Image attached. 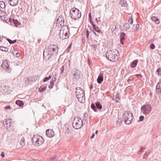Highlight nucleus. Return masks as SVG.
I'll return each mask as SVG.
<instances>
[{"mask_svg": "<svg viewBox=\"0 0 161 161\" xmlns=\"http://www.w3.org/2000/svg\"><path fill=\"white\" fill-rule=\"evenodd\" d=\"M58 48L57 45H51L47 48L45 49L43 52L44 59L46 60H47L53 56L54 54H56L58 52Z\"/></svg>", "mask_w": 161, "mask_h": 161, "instance_id": "f257e3e1", "label": "nucleus"}, {"mask_svg": "<svg viewBox=\"0 0 161 161\" xmlns=\"http://www.w3.org/2000/svg\"><path fill=\"white\" fill-rule=\"evenodd\" d=\"M118 51L115 49L109 50L106 53V56L107 59L112 62L116 61L118 58L117 54Z\"/></svg>", "mask_w": 161, "mask_h": 161, "instance_id": "f03ea898", "label": "nucleus"}, {"mask_svg": "<svg viewBox=\"0 0 161 161\" xmlns=\"http://www.w3.org/2000/svg\"><path fill=\"white\" fill-rule=\"evenodd\" d=\"M76 89V95L79 101L81 103L83 102L85 99L84 91L80 87H77Z\"/></svg>", "mask_w": 161, "mask_h": 161, "instance_id": "7ed1b4c3", "label": "nucleus"}, {"mask_svg": "<svg viewBox=\"0 0 161 161\" xmlns=\"http://www.w3.org/2000/svg\"><path fill=\"white\" fill-rule=\"evenodd\" d=\"M32 141L33 144L36 146L42 144L44 142L42 137L38 135H34L32 138Z\"/></svg>", "mask_w": 161, "mask_h": 161, "instance_id": "20e7f679", "label": "nucleus"}, {"mask_svg": "<svg viewBox=\"0 0 161 161\" xmlns=\"http://www.w3.org/2000/svg\"><path fill=\"white\" fill-rule=\"evenodd\" d=\"M69 32V29L67 25L64 26L62 27L60 32V38L64 39L68 37V33Z\"/></svg>", "mask_w": 161, "mask_h": 161, "instance_id": "39448f33", "label": "nucleus"}, {"mask_svg": "<svg viewBox=\"0 0 161 161\" xmlns=\"http://www.w3.org/2000/svg\"><path fill=\"white\" fill-rule=\"evenodd\" d=\"M83 124V121L81 119L78 117L74 118L72 122V125L74 128L77 129H80L82 126Z\"/></svg>", "mask_w": 161, "mask_h": 161, "instance_id": "423d86ee", "label": "nucleus"}, {"mask_svg": "<svg viewBox=\"0 0 161 161\" xmlns=\"http://www.w3.org/2000/svg\"><path fill=\"white\" fill-rule=\"evenodd\" d=\"M125 123L127 125L130 124L133 119V115L132 113L129 111H127L124 114Z\"/></svg>", "mask_w": 161, "mask_h": 161, "instance_id": "0eeeda50", "label": "nucleus"}, {"mask_svg": "<svg viewBox=\"0 0 161 161\" xmlns=\"http://www.w3.org/2000/svg\"><path fill=\"white\" fill-rule=\"evenodd\" d=\"M71 17L76 20L80 18L81 16V12L77 9H72L70 11Z\"/></svg>", "mask_w": 161, "mask_h": 161, "instance_id": "6e6552de", "label": "nucleus"}, {"mask_svg": "<svg viewBox=\"0 0 161 161\" xmlns=\"http://www.w3.org/2000/svg\"><path fill=\"white\" fill-rule=\"evenodd\" d=\"M152 109L150 104L147 103L143 105L141 108V111L144 114H148L151 111Z\"/></svg>", "mask_w": 161, "mask_h": 161, "instance_id": "1a4fd4ad", "label": "nucleus"}, {"mask_svg": "<svg viewBox=\"0 0 161 161\" xmlns=\"http://www.w3.org/2000/svg\"><path fill=\"white\" fill-rule=\"evenodd\" d=\"M2 67L6 72L10 73L11 71V68L9 66L8 61L7 60H4L3 62Z\"/></svg>", "mask_w": 161, "mask_h": 161, "instance_id": "9d476101", "label": "nucleus"}, {"mask_svg": "<svg viewBox=\"0 0 161 161\" xmlns=\"http://www.w3.org/2000/svg\"><path fill=\"white\" fill-rule=\"evenodd\" d=\"M91 108L95 112H97V108L100 109L102 108V106L99 102H97L95 103H92L91 104Z\"/></svg>", "mask_w": 161, "mask_h": 161, "instance_id": "9b49d317", "label": "nucleus"}, {"mask_svg": "<svg viewBox=\"0 0 161 161\" xmlns=\"http://www.w3.org/2000/svg\"><path fill=\"white\" fill-rule=\"evenodd\" d=\"M73 72H74V73L73 74V80H75L79 79L80 77V72L76 69H73Z\"/></svg>", "mask_w": 161, "mask_h": 161, "instance_id": "f8f14e48", "label": "nucleus"}, {"mask_svg": "<svg viewBox=\"0 0 161 161\" xmlns=\"http://www.w3.org/2000/svg\"><path fill=\"white\" fill-rule=\"evenodd\" d=\"M12 119H6L3 123V125L6 129H8L11 126Z\"/></svg>", "mask_w": 161, "mask_h": 161, "instance_id": "ddd939ff", "label": "nucleus"}, {"mask_svg": "<svg viewBox=\"0 0 161 161\" xmlns=\"http://www.w3.org/2000/svg\"><path fill=\"white\" fill-rule=\"evenodd\" d=\"M46 135L48 137H52L54 136V132L52 130L47 129L46 131Z\"/></svg>", "mask_w": 161, "mask_h": 161, "instance_id": "4468645a", "label": "nucleus"}, {"mask_svg": "<svg viewBox=\"0 0 161 161\" xmlns=\"http://www.w3.org/2000/svg\"><path fill=\"white\" fill-rule=\"evenodd\" d=\"M103 73L100 72L97 79V82L99 84H100L103 82Z\"/></svg>", "mask_w": 161, "mask_h": 161, "instance_id": "2eb2a0df", "label": "nucleus"}, {"mask_svg": "<svg viewBox=\"0 0 161 161\" xmlns=\"http://www.w3.org/2000/svg\"><path fill=\"white\" fill-rule=\"evenodd\" d=\"M9 4L12 6H16L19 3V0H8Z\"/></svg>", "mask_w": 161, "mask_h": 161, "instance_id": "dca6fc26", "label": "nucleus"}, {"mask_svg": "<svg viewBox=\"0 0 161 161\" xmlns=\"http://www.w3.org/2000/svg\"><path fill=\"white\" fill-rule=\"evenodd\" d=\"M125 34L124 32H121L120 36V43L122 44H124V41L125 39Z\"/></svg>", "mask_w": 161, "mask_h": 161, "instance_id": "f3484780", "label": "nucleus"}, {"mask_svg": "<svg viewBox=\"0 0 161 161\" xmlns=\"http://www.w3.org/2000/svg\"><path fill=\"white\" fill-rule=\"evenodd\" d=\"M64 20H57L56 21V25L58 27H63L64 26Z\"/></svg>", "mask_w": 161, "mask_h": 161, "instance_id": "a211bd4d", "label": "nucleus"}, {"mask_svg": "<svg viewBox=\"0 0 161 161\" xmlns=\"http://www.w3.org/2000/svg\"><path fill=\"white\" fill-rule=\"evenodd\" d=\"M1 92L3 94L6 93L8 91V87L7 86H4L3 85L1 87Z\"/></svg>", "mask_w": 161, "mask_h": 161, "instance_id": "6ab92c4d", "label": "nucleus"}, {"mask_svg": "<svg viewBox=\"0 0 161 161\" xmlns=\"http://www.w3.org/2000/svg\"><path fill=\"white\" fill-rule=\"evenodd\" d=\"M138 61L137 59H136L132 61L130 64V67L131 68H135L138 63Z\"/></svg>", "mask_w": 161, "mask_h": 161, "instance_id": "aec40b11", "label": "nucleus"}, {"mask_svg": "<svg viewBox=\"0 0 161 161\" xmlns=\"http://www.w3.org/2000/svg\"><path fill=\"white\" fill-rule=\"evenodd\" d=\"M151 19L156 24H158L160 23V21L159 19L155 16H153L151 17Z\"/></svg>", "mask_w": 161, "mask_h": 161, "instance_id": "412c9836", "label": "nucleus"}, {"mask_svg": "<svg viewBox=\"0 0 161 161\" xmlns=\"http://www.w3.org/2000/svg\"><path fill=\"white\" fill-rule=\"evenodd\" d=\"M119 4L122 7H126L127 6L126 1L125 0H121L119 2Z\"/></svg>", "mask_w": 161, "mask_h": 161, "instance_id": "4be33fe9", "label": "nucleus"}, {"mask_svg": "<svg viewBox=\"0 0 161 161\" xmlns=\"http://www.w3.org/2000/svg\"><path fill=\"white\" fill-rule=\"evenodd\" d=\"M156 92L161 93V82L158 83L156 86Z\"/></svg>", "mask_w": 161, "mask_h": 161, "instance_id": "5701e85b", "label": "nucleus"}, {"mask_svg": "<svg viewBox=\"0 0 161 161\" xmlns=\"http://www.w3.org/2000/svg\"><path fill=\"white\" fill-rule=\"evenodd\" d=\"M93 28L95 31L102 34V32L101 31V30L99 29L98 26L96 25H93Z\"/></svg>", "mask_w": 161, "mask_h": 161, "instance_id": "b1692460", "label": "nucleus"}, {"mask_svg": "<svg viewBox=\"0 0 161 161\" xmlns=\"http://www.w3.org/2000/svg\"><path fill=\"white\" fill-rule=\"evenodd\" d=\"M33 79L32 78H30L29 79H26L25 80V83L27 85L31 83L32 81H33Z\"/></svg>", "mask_w": 161, "mask_h": 161, "instance_id": "393cba45", "label": "nucleus"}, {"mask_svg": "<svg viewBox=\"0 0 161 161\" xmlns=\"http://www.w3.org/2000/svg\"><path fill=\"white\" fill-rule=\"evenodd\" d=\"M15 103L19 107H21L24 106V103L22 101L18 100L16 101Z\"/></svg>", "mask_w": 161, "mask_h": 161, "instance_id": "a878e982", "label": "nucleus"}, {"mask_svg": "<svg viewBox=\"0 0 161 161\" xmlns=\"http://www.w3.org/2000/svg\"><path fill=\"white\" fill-rule=\"evenodd\" d=\"M13 53L14 55L16 57H19L20 56V55L19 52L15 50L14 49L12 50Z\"/></svg>", "mask_w": 161, "mask_h": 161, "instance_id": "bb28decb", "label": "nucleus"}, {"mask_svg": "<svg viewBox=\"0 0 161 161\" xmlns=\"http://www.w3.org/2000/svg\"><path fill=\"white\" fill-rule=\"evenodd\" d=\"M12 22L16 27H17L20 25V23L17 20L13 19Z\"/></svg>", "mask_w": 161, "mask_h": 161, "instance_id": "cd10ccee", "label": "nucleus"}, {"mask_svg": "<svg viewBox=\"0 0 161 161\" xmlns=\"http://www.w3.org/2000/svg\"><path fill=\"white\" fill-rule=\"evenodd\" d=\"M123 26L124 29L126 31L128 30L130 27V25L129 24L127 23H125L124 24Z\"/></svg>", "mask_w": 161, "mask_h": 161, "instance_id": "c85d7f7f", "label": "nucleus"}, {"mask_svg": "<svg viewBox=\"0 0 161 161\" xmlns=\"http://www.w3.org/2000/svg\"><path fill=\"white\" fill-rule=\"evenodd\" d=\"M47 87L46 86H41L39 89V91L40 92H42L46 90Z\"/></svg>", "mask_w": 161, "mask_h": 161, "instance_id": "c756f323", "label": "nucleus"}, {"mask_svg": "<svg viewBox=\"0 0 161 161\" xmlns=\"http://www.w3.org/2000/svg\"><path fill=\"white\" fill-rule=\"evenodd\" d=\"M113 98L114 100L117 103L119 102L120 100L119 97L117 94L116 96H114Z\"/></svg>", "mask_w": 161, "mask_h": 161, "instance_id": "7c9ffc66", "label": "nucleus"}, {"mask_svg": "<svg viewBox=\"0 0 161 161\" xmlns=\"http://www.w3.org/2000/svg\"><path fill=\"white\" fill-rule=\"evenodd\" d=\"M5 7V3L3 1H0V7L4 8Z\"/></svg>", "mask_w": 161, "mask_h": 161, "instance_id": "2f4dec72", "label": "nucleus"}, {"mask_svg": "<svg viewBox=\"0 0 161 161\" xmlns=\"http://www.w3.org/2000/svg\"><path fill=\"white\" fill-rule=\"evenodd\" d=\"M1 18L4 21H5L7 23H8V18L7 16H5V15L4 16H1Z\"/></svg>", "mask_w": 161, "mask_h": 161, "instance_id": "473e14b6", "label": "nucleus"}, {"mask_svg": "<svg viewBox=\"0 0 161 161\" xmlns=\"http://www.w3.org/2000/svg\"><path fill=\"white\" fill-rule=\"evenodd\" d=\"M139 25L138 24H136L135 25H134L133 28L134 30L137 31L139 29Z\"/></svg>", "mask_w": 161, "mask_h": 161, "instance_id": "72a5a7b5", "label": "nucleus"}, {"mask_svg": "<svg viewBox=\"0 0 161 161\" xmlns=\"http://www.w3.org/2000/svg\"><path fill=\"white\" fill-rule=\"evenodd\" d=\"M20 144L22 146H24L25 144L24 139L22 137L21 138L20 142Z\"/></svg>", "mask_w": 161, "mask_h": 161, "instance_id": "f704fd0d", "label": "nucleus"}, {"mask_svg": "<svg viewBox=\"0 0 161 161\" xmlns=\"http://www.w3.org/2000/svg\"><path fill=\"white\" fill-rule=\"evenodd\" d=\"M90 46L92 48L96 51L98 46L97 44H92L90 45Z\"/></svg>", "mask_w": 161, "mask_h": 161, "instance_id": "c9c22d12", "label": "nucleus"}, {"mask_svg": "<svg viewBox=\"0 0 161 161\" xmlns=\"http://www.w3.org/2000/svg\"><path fill=\"white\" fill-rule=\"evenodd\" d=\"M57 76L56 74H55L54 75H53L52 80L51 81L54 83L57 80Z\"/></svg>", "mask_w": 161, "mask_h": 161, "instance_id": "e433bc0d", "label": "nucleus"}, {"mask_svg": "<svg viewBox=\"0 0 161 161\" xmlns=\"http://www.w3.org/2000/svg\"><path fill=\"white\" fill-rule=\"evenodd\" d=\"M110 28L112 31H114L116 30V27L115 25H112L110 27Z\"/></svg>", "mask_w": 161, "mask_h": 161, "instance_id": "4c0bfd02", "label": "nucleus"}, {"mask_svg": "<svg viewBox=\"0 0 161 161\" xmlns=\"http://www.w3.org/2000/svg\"><path fill=\"white\" fill-rule=\"evenodd\" d=\"M0 50L2 51H4L5 52L7 51L8 50L7 48L3 46H0Z\"/></svg>", "mask_w": 161, "mask_h": 161, "instance_id": "58836bf2", "label": "nucleus"}, {"mask_svg": "<svg viewBox=\"0 0 161 161\" xmlns=\"http://www.w3.org/2000/svg\"><path fill=\"white\" fill-rule=\"evenodd\" d=\"M54 83L51 81L50 82V85L48 87L50 89H52L53 88Z\"/></svg>", "mask_w": 161, "mask_h": 161, "instance_id": "ea45409f", "label": "nucleus"}, {"mask_svg": "<svg viewBox=\"0 0 161 161\" xmlns=\"http://www.w3.org/2000/svg\"><path fill=\"white\" fill-rule=\"evenodd\" d=\"M128 24L132 25L133 23V19L132 17H130L128 20Z\"/></svg>", "mask_w": 161, "mask_h": 161, "instance_id": "a19ab883", "label": "nucleus"}, {"mask_svg": "<svg viewBox=\"0 0 161 161\" xmlns=\"http://www.w3.org/2000/svg\"><path fill=\"white\" fill-rule=\"evenodd\" d=\"M57 20H58V21L64 20V18L62 16H60L58 17Z\"/></svg>", "mask_w": 161, "mask_h": 161, "instance_id": "79ce46f5", "label": "nucleus"}, {"mask_svg": "<svg viewBox=\"0 0 161 161\" xmlns=\"http://www.w3.org/2000/svg\"><path fill=\"white\" fill-rule=\"evenodd\" d=\"M156 72H158V74L159 75H161V69L160 68H159L156 71Z\"/></svg>", "mask_w": 161, "mask_h": 161, "instance_id": "37998d69", "label": "nucleus"}, {"mask_svg": "<svg viewBox=\"0 0 161 161\" xmlns=\"http://www.w3.org/2000/svg\"><path fill=\"white\" fill-rule=\"evenodd\" d=\"M144 119V116H141L139 117V119L137 121L138 122H140L142 121Z\"/></svg>", "mask_w": 161, "mask_h": 161, "instance_id": "c03bdc74", "label": "nucleus"}, {"mask_svg": "<svg viewBox=\"0 0 161 161\" xmlns=\"http://www.w3.org/2000/svg\"><path fill=\"white\" fill-rule=\"evenodd\" d=\"M155 47V45L153 43H151L150 46V49L152 50Z\"/></svg>", "mask_w": 161, "mask_h": 161, "instance_id": "a18cd8bd", "label": "nucleus"}, {"mask_svg": "<svg viewBox=\"0 0 161 161\" xmlns=\"http://www.w3.org/2000/svg\"><path fill=\"white\" fill-rule=\"evenodd\" d=\"M90 34V32L88 31V30H87L86 31V37L87 38V39H88L89 38V36Z\"/></svg>", "mask_w": 161, "mask_h": 161, "instance_id": "49530a36", "label": "nucleus"}, {"mask_svg": "<svg viewBox=\"0 0 161 161\" xmlns=\"http://www.w3.org/2000/svg\"><path fill=\"white\" fill-rule=\"evenodd\" d=\"M144 148L143 147H141V150L138 152V154H140L142 152L144 151Z\"/></svg>", "mask_w": 161, "mask_h": 161, "instance_id": "de8ad7c7", "label": "nucleus"}, {"mask_svg": "<svg viewBox=\"0 0 161 161\" xmlns=\"http://www.w3.org/2000/svg\"><path fill=\"white\" fill-rule=\"evenodd\" d=\"M61 70V73H63L64 70V66H62L60 69Z\"/></svg>", "mask_w": 161, "mask_h": 161, "instance_id": "09e8293b", "label": "nucleus"}, {"mask_svg": "<svg viewBox=\"0 0 161 161\" xmlns=\"http://www.w3.org/2000/svg\"><path fill=\"white\" fill-rule=\"evenodd\" d=\"M12 20L13 19H12L11 18H9L8 19V22H9L10 23L9 24H13V23H12Z\"/></svg>", "mask_w": 161, "mask_h": 161, "instance_id": "8fccbe9b", "label": "nucleus"}, {"mask_svg": "<svg viewBox=\"0 0 161 161\" xmlns=\"http://www.w3.org/2000/svg\"><path fill=\"white\" fill-rule=\"evenodd\" d=\"M57 158V156L55 155L54 156H52L51 157V158L52 160H54L56 159Z\"/></svg>", "mask_w": 161, "mask_h": 161, "instance_id": "3c124183", "label": "nucleus"}, {"mask_svg": "<svg viewBox=\"0 0 161 161\" xmlns=\"http://www.w3.org/2000/svg\"><path fill=\"white\" fill-rule=\"evenodd\" d=\"M48 80H49V78H48V77H46L44 78L43 81V82H45L47 81Z\"/></svg>", "mask_w": 161, "mask_h": 161, "instance_id": "603ef678", "label": "nucleus"}, {"mask_svg": "<svg viewBox=\"0 0 161 161\" xmlns=\"http://www.w3.org/2000/svg\"><path fill=\"white\" fill-rule=\"evenodd\" d=\"M10 108H11L10 106L9 105H8V106H6L4 108L5 109H10Z\"/></svg>", "mask_w": 161, "mask_h": 161, "instance_id": "864d4df0", "label": "nucleus"}, {"mask_svg": "<svg viewBox=\"0 0 161 161\" xmlns=\"http://www.w3.org/2000/svg\"><path fill=\"white\" fill-rule=\"evenodd\" d=\"M6 40L8 41V42L10 44H12V43H12V42H13V41L11 40L8 39V38H7L6 39Z\"/></svg>", "mask_w": 161, "mask_h": 161, "instance_id": "5fc2aeb1", "label": "nucleus"}, {"mask_svg": "<svg viewBox=\"0 0 161 161\" xmlns=\"http://www.w3.org/2000/svg\"><path fill=\"white\" fill-rule=\"evenodd\" d=\"M88 16L89 17V20H91L92 19V17L91 16V13H89L88 14Z\"/></svg>", "mask_w": 161, "mask_h": 161, "instance_id": "6e6d98bb", "label": "nucleus"}, {"mask_svg": "<svg viewBox=\"0 0 161 161\" xmlns=\"http://www.w3.org/2000/svg\"><path fill=\"white\" fill-rule=\"evenodd\" d=\"M71 45H70L67 48V49L66 50V52H67V53H68V52H69V51H70V48H71Z\"/></svg>", "mask_w": 161, "mask_h": 161, "instance_id": "4d7b16f0", "label": "nucleus"}, {"mask_svg": "<svg viewBox=\"0 0 161 161\" xmlns=\"http://www.w3.org/2000/svg\"><path fill=\"white\" fill-rule=\"evenodd\" d=\"M90 22L91 24H92V27H93V25H95L94 24L93 21L92 20V19H91V20H90Z\"/></svg>", "mask_w": 161, "mask_h": 161, "instance_id": "13d9d810", "label": "nucleus"}, {"mask_svg": "<svg viewBox=\"0 0 161 161\" xmlns=\"http://www.w3.org/2000/svg\"><path fill=\"white\" fill-rule=\"evenodd\" d=\"M66 131L68 133H70V129L68 128H67V129H66Z\"/></svg>", "mask_w": 161, "mask_h": 161, "instance_id": "bf43d9fd", "label": "nucleus"}, {"mask_svg": "<svg viewBox=\"0 0 161 161\" xmlns=\"http://www.w3.org/2000/svg\"><path fill=\"white\" fill-rule=\"evenodd\" d=\"M3 41V38L0 36V44L2 43Z\"/></svg>", "mask_w": 161, "mask_h": 161, "instance_id": "052dcab7", "label": "nucleus"}, {"mask_svg": "<svg viewBox=\"0 0 161 161\" xmlns=\"http://www.w3.org/2000/svg\"><path fill=\"white\" fill-rule=\"evenodd\" d=\"M1 156L2 157H4L5 156L3 152H2L1 154Z\"/></svg>", "mask_w": 161, "mask_h": 161, "instance_id": "680f3d73", "label": "nucleus"}, {"mask_svg": "<svg viewBox=\"0 0 161 161\" xmlns=\"http://www.w3.org/2000/svg\"><path fill=\"white\" fill-rule=\"evenodd\" d=\"M147 155H146V154H145L143 156V158H145L146 157H147Z\"/></svg>", "mask_w": 161, "mask_h": 161, "instance_id": "e2e57ef3", "label": "nucleus"}, {"mask_svg": "<svg viewBox=\"0 0 161 161\" xmlns=\"http://www.w3.org/2000/svg\"><path fill=\"white\" fill-rule=\"evenodd\" d=\"M94 136H95V134H94V133H93L92 134V136L91 137V138L92 139L94 137Z\"/></svg>", "mask_w": 161, "mask_h": 161, "instance_id": "0e129e2a", "label": "nucleus"}, {"mask_svg": "<svg viewBox=\"0 0 161 161\" xmlns=\"http://www.w3.org/2000/svg\"><path fill=\"white\" fill-rule=\"evenodd\" d=\"M52 76L51 75H49L48 77V78H49V80L50 79L52 78Z\"/></svg>", "mask_w": 161, "mask_h": 161, "instance_id": "69168bd1", "label": "nucleus"}, {"mask_svg": "<svg viewBox=\"0 0 161 161\" xmlns=\"http://www.w3.org/2000/svg\"><path fill=\"white\" fill-rule=\"evenodd\" d=\"M16 42V40H14V41H13V42H12V43H13H13H14Z\"/></svg>", "mask_w": 161, "mask_h": 161, "instance_id": "338daca9", "label": "nucleus"}, {"mask_svg": "<svg viewBox=\"0 0 161 161\" xmlns=\"http://www.w3.org/2000/svg\"><path fill=\"white\" fill-rule=\"evenodd\" d=\"M93 87V85L92 84L90 86V89H91Z\"/></svg>", "mask_w": 161, "mask_h": 161, "instance_id": "774afa93", "label": "nucleus"}]
</instances>
